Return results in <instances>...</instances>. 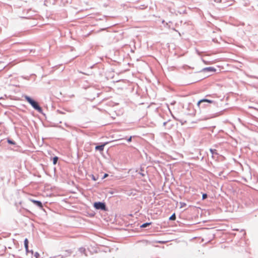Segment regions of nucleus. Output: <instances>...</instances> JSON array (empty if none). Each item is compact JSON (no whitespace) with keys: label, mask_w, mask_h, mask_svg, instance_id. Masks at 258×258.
I'll return each instance as SVG.
<instances>
[{"label":"nucleus","mask_w":258,"mask_h":258,"mask_svg":"<svg viewBox=\"0 0 258 258\" xmlns=\"http://www.w3.org/2000/svg\"><path fill=\"white\" fill-rule=\"evenodd\" d=\"M24 97L25 99L37 111H38L39 112H42V109L41 107L39 105L38 103L32 99L30 97L25 95L24 96Z\"/></svg>","instance_id":"1"},{"label":"nucleus","mask_w":258,"mask_h":258,"mask_svg":"<svg viewBox=\"0 0 258 258\" xmlns=\"http://www.w3.org/2000/svg\"><path fill=\"white\" fill-rule=\"evenodd\" d=\"M94 207L97 210H106V205L104 203L102 202H98L94 203Z\"/></svg>","instance_id":"2"},{"label":"nucleus","mask_w":258,"mask_h":258,"mask_svg":"<svg viewBox=\"0 0 258 258\" xmlns=\"http://www.w3.org/2000/svg\"><path fill=\"white\" fill-rule=\"evenodd\" d=\"M71 253V251L70 250H67L65 252V253L63 254H60L56 256H54L53 257H51L50 258H63L64 257L68 256L70 255Z\"/></svg>","instance_id":"3"},{"label":"nucleus","mask_w":258,"mask_h":258,"mask_svg":"<svg viewBox=\"0 0 258 258\" xmlns=\"http://www.w3.org/2000/svg\"><path fill=\"white\" fill-rule=\"evenodd\" d=\"M205 102L211 103L214 102V101L212 100H211L207 99H202V100L199 101L197 103V105L200 107L201 105H202V104L203 103H205Z\"/></svg>","instance_id":"4"},{"label":"nucleus","mask_w":258,"mask_h":258,"mask_svg":"<svg viewBox=\"0 0 258 258\" xmlns=\"http://www.w3.org/2000/svg\"><path fill=\"white\" fill-rule=\"evenodd\" d=\"M31 201L37 207L42 208L43 207V205L42 203L39 201H36L35 200H31Z\"/></svg>","instance_id":"5"},{"label":"nucleus","mask_w":258,"mask_h":258,"mask_svg":"<svg viewBox=\"0 0 258 258\" xmlns=\"http://www.w3.org/2000/svg\"><path fill=\"white\" fill-rule=\"evenodd\" d=\"M104 146H105L104 144L101 145L97 146L95 147V150H99L100 151H102L104 150Z\"/></svg>","instance_id":"6"},{"label":"nucleus","mask_w":258,"mask_h":258,"mask_svg":"<svg viewBox=\"0 0 258 258\" xmlns=\"http://www.w3.org/2000/svg\"><path fill=\"white\" fill-rule=\"evenodd\" d=\"M24 245L26 250L27 251L28 248V240L27 238H26L24 240Z\"/></svg>","instance_id":"7"},{"label":"nucleus","mask_w":258,"mask_h":258,"mask_svg":"<svg viewBox=\"0 0 258 258\" xmlns=\"http://www.w3.org/2000/svg\"><path fill=\"white\" fill-rule=\"evenodd\" d=\"M150 224H151V223H145L143 224L141 226V228H145V227H147V226H149Z\"/></svg>","instance_id":"8"},{"label":"nucleus","mask_w":258,"mask_h":258,"mask_svg":"<svg viewBox=\"0 0 258 258\" xmlns=\"http://www.w3.org/2000/svg\"><path fill=\"white\" fill-rule=\"evenodd\" d=\"M206 70H208V71H212V72H214L216 71L215 69H214V68L213 67H208V68H206L205 69Z\"/></svg>","instance_id":"9"},{"label":"nucleus","mask_w":258,"mask_h":258,"mask_svg":"<svg viewBox=\"0 0 258 258\" xmlns=\"http://www.w3.org/2000/svg\"><path fill=\"white\" fill-rule=\"evenodd\" d=\"M58 157H54L53 158V164H56L57 161H58Z\"/></svg>","instance_id":"10"},{"label":"nucleus","mask_w":258,"mask_h":258,"mask_svg":"<svg viewBox=\"0 0 258 258\" xmlns=\"http://www.w3.org/2000/svg\"><path fill=\"white\" fill-rule=\"evenodd\" d=\"M176 219L175 214H172L169 218V219L171 220H174Z\"/></svg>","instance_id":"11"},{"label":"nucleus","mask_w":258,"mask_h":258,"mask_svg":"<svg viewBox=\"0 0 258 258\" xmlns=\"http://www.w3.org/2000/svg\"><path fill=\"white\" fill-rule=\"evenodd\" d=\"M211 153H212V154L213 155L214 154H217V152H216V150L215 149H210V150Z\"/></svg>","instance_id":"12"},{"label":"nucleus","mask_w":258,"mask_h":258,"mask_svg":"<svg viewBox=\"0 0 258 258\" xmlns=\"http://www.w3.org/2000/svg\"><path fill=\"white\" fill-rule=\"evenodd\" d=\"M180 208H183L184 207H185L186 206V204L183 202H180Z\"/></svg>","instance_id":"13"},{"label":"nucleus","mask_w":258,"mask_h":258,"mask_svg":"<svg viewBox=\"0 0 258 258\" xmlns=\"http://www.w3.org/2000/svg\"><path fill=\"white\" fill-rule=\"evenodd\" d=\"M8 142L10 144H13V145H14L15 144V143L12 141V140H11L10 139H8Z\"/></svg>","instance_id":"14"},{"label":"nucleus","mask_w":258,"mask_h":258,"mask_svg":"<svg viewBox=\"0 0 258 258\" xmlns=\"http://www.w3.org/2000/svg\"><path fill=\"white\" fill-rule=\"evenodd\" d=\"M207 198V195L206 194H203L202 199L203 200H205Z\"/></svg>","instance_id":"15"},{"label":"nucleus","mask_w":258,"mask_h":258,"mask_svg":"<svg viewBox=\"0 0 258 258\" xmlns=\"http://www.w3.org/2000/svg\"><path fill=\"white\" fill-rule=\"evenodd\" d=\"M80 251L82 253L84 252L85 251V249L84 248L81 247L80 248Z\"/></svg>","instance_id":"16"},{"label":"nucleus","mask_w":258,"mask_h":258,"mask_svg":"<svg viewBox=\"0 0 258 258\" xmlns=\"http://www.w3.org/2000/svg\"><path fill=\"white\" fill-rule=\"evenodd\" d=\"M34 256L35 257V258H38V257L39 256V254L37 252H36L34 254Z\"/></svg>","instance_id":"17"},{"label":"nucleus","mask_w":258,"mask_h":258,"mask_svg":"<svg viewBox=\"0 0 258 258\" xmlns=\"http://www.w3.org/2000/svg\"><path fill=\"white\" fill-rule=\"evenodd\" d=\"M127 142H130L132 141V137H130L127 140Z\"/></svg>","instance_id":"18"},{"label":"nucleus","mask_w":258,"mask_h":258,"mask_svg":"<svg viewBox=\"0 0 258 258\" xmlns=\"http://www.w3.org/2000/svg\"><path fill=\"white\" fill-rule=\"evenodd\" d=\"M166 123H167V122H164V123H163V125H164V126H165V125H166Z\"/></svg>","instance_id":"19"},{"label":"nucleus","mask_w":258,"mask_h":258,"mask_svg":"<svg viewBox=\"0 0 258 258\" xmlns=\"http://www.w3.org/2000/svg\"><path fill=\"white\" fill-rule=\"evenodd\" d=\"M108 176V175H107V174H105V175H104V177H106V176Z\"/></svg>","instance_id":"20"},{"label":"nucleus","mask_w":258,"mask_h":258,"mask_svg":"<svg viewBox=\"0 0 258 258\" xmlns=\"http://www.w3.org/2000/svg\"><path fill=\"white\" fill-rule=\"evenodd\" d=\"M93 179L94 180H96V179H95V178L94 177V176H93Z\"/></svg>","instance_id":"21"},{"label":"nucleus","mask_w":258,"mask_h":258,"mask_svg":"<svg viewBox=\"0 0 258 258\" xmlns=\"http://www.w3.org/2000/svg\"><path fill=\"white\" fill-rule=\"evenodd\" d=\"M140 174L141 175H142V176H144V174L143 173H140Z\"/></svg>","instance_id":"22"},{"label":"nucleus","mask_w":258,"mask_h":258,"mask_svg":"<svg viewBox=\"0 0 258 258\" xmlns=\"http://www.w3.org/2000/svg\"><path fill=\"white\" fill-rule=\"evenodd\" d=\"M202 107L204 108L205 107V105H203V106H202Z\"/></svg>","instance_id":"23"},{"label":"nucleus","mask_w":258,"mask_h":258,"mask_svg":"<svg viewBox=\"0 0 258 258\" xmlns=\"http://www.w3.org/2000/svg\"><path fill=\"white\" fill-rule=\"evenodd\" d=\"M143 243H147L146 241H144Z\"/></svg>","instance_id":"24"},{"label":"nucleus","mask_w":258,"mask_h":258,"mask_svg":"<svg viewBox=\"0 0 258 258\" xmlns=\"http://www.w3.org/2000/svg\"><path fill=\"white\" fill-rule=\"evenodd\" d=\"M215 1H217V0H215ZM219 0H217V2Z\"/></svg>","instance_id":"25"}]
</instances>
